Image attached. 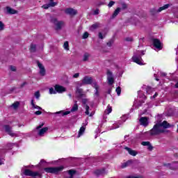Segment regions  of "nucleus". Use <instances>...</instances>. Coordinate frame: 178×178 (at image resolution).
I'll list each match as a JSON object with an SVG mask.
<instances>
[{
  "label": "nucleus",
  "instance_id": "obj_5",
  "mask_svg": "<svg viewBox=\"0 0 178 178\" xmlns=\"http://www.w3.org/2000/svg\"><path fill=\"white\" fill-rule=\"evenodd\" d=\"M4 129H5V131L8 133V134L11 137H19V134L13 133V131H12V127H10V126L5 125Z\"/></svg>",
  "mask_w": 178,
  "mask_h": 178
},
{
  "label": "nucleus",
  "instance_id": "obj_11",
  "mask_svg": "<svg viewBox=\"0 0 178 178\" xmlns=\"http://www.w3.org/2000/svg\"><path fill=\"white\" fill-rule=\"evenodd\" d=\"M153 44L157 49H162V43L159 39H153Z\"/></svg>",
  "mask_w": 178,
  "mask_h": 178
},
{
  "label": "nucleus",
  "instance_id": "obj_54",
  "mask_svg": "<svg viewBox=\"0 0 178 178\" xmlns=\"http://www.w3.org/2000/svg\"><path fill=\"white\" fill-rule=\"evenodd\" d=\"M104 35H102V33L99 32V38H100V40H104Z\"/></svg>",
  "mask_w": 178,
  "mask_h": 178
},
{
  "label": "nucleus",
  "instance_id": "obj_50",
  "mask_svg": "<svg viewBox=\"0 0 178 178\" xmlns=\"http://www.w3.org/2000/svg\"><path fill=\"white\" fill-rule=\"evenodd\" d=\"M10 70L12 71V72H16V67L15 66H10Z\"/></svg>",
  "mask_w": 178,
  "mask_h": 178
},
{
  "label": "nucleus",
  "instance_id": "obj_26",
  "mask_svg": "<svg viewBox=\"0 0 178 178\" xmlns=\"http://www.w3.org/2000/svg\"><path fill=\"white\" fill-rule=\"evenodd\" d=\"M95 175L97 176H99L100 175H105V169L97 170L95 171Z\"/></svg>",
  "mask_w": 178,
  "mask_h": 178
},
{
  "label": "nucleus",
  "instance_id": "obj_39",
  "mask_svg": "<svg viewBox=\"0 0 178 178\" xmlns=\"http://www.w3.org/2000/svg\"><path fill=\"white\" fill-rule=\"evenodd\" d=\"M121 8L120 10H125V9L127 8V4H126L125 3H121Z\"/></svg>",
  "mask_w": 178,
  "mask_h": 178
},
{
  "label": "nucleus",
  "instance_id": "obj_58",
  "mask_svg": "<svg viewBox=\"0 0 178 178\" xmlns=\"http://www.w3.org/2000/svg\"><path fill=\"white\" fill-rule=\"evenodd\" d=\"M42 126H44V123H42V124H40L39 126H38V127H36L37 130L41 129V127H42Z\"/></svg>",
  "mask_w": 178,
  "mask_h": 178
},
{
  "label": "nucleus",
  "instance_id": "obj_60",
  "mask_svg": "<svg viewBox=\"0 0 178 178\" xmlns=\"http://www.w3.org/2000/svg\"><path fill=\"white\" fill-rule=\"evenodd\" d=\"M158 97V92H156L154 95L153 96V98H156Z\"/></svg>",
  "mask_w": 178,
  "mask_h": 178
},
{
  "label": "nucleus",
  "instance_id": "obj_55",
  "mask_svg": "<svg viewBox=\"0 0 178 178\" xmlns=\"http://www.w3.org/2000/svg\"><path fill=\"white\" fill-rule=\"evenodd\" d=\"M3 163H5V159L0 158V165H3Z\"/></svg>",
  "mask_w": 178,
  "mask_h": 178
},
{
  "label": "nucleus",
  "instance_id": "obj_23",
  "mask_svg": "<svg viewBox=\"0 0 178 178\" xmlns=\"http://www.w3.org/2000/svg\"><path fill=\"white\" fill-rule=\"evenodd\" d=\"M31 105H32V108H33V109H38V111H42V108L34 104V99H32L31 101Z\"/></svg>",
  "mask_w": 178,
  "mask_h": 178
},
{
  "label": "nucleus",
  "instance_id": "obj_9",
  "mask_svg": "<svg viewBox=\"0 0 178 178\" xmlns=\"http://www.w3.org/2000/svg\"><path fill=\"white\" fill-rule=\"evenodd\" d=\"M107 79L110 86H112V84L115 83V80L113 79V75H112V72H111V71L107 72Z\"/></svg>",
  "mask_w": 178,
  "mask_h": 178
},
{
  "label": "nucleus",
  "instance_id": "obj_61",
  "mask_svg": "<svg viewBox=\"0 0 178 178\" xmlns=\"http://www.w3.org/2000/svg\"><path fill=\"white\" fill-rule=\"evenodd\" d=\"M44 162H45L44 160H41L39 165H42V163H44Z\"/></svg>",
  "mask_w": 178,
  "mask_h": 178
},
{
  "label": "nucleus",
  "instance_id": "obj_2",
  "mask_svg": "<svg viewBox=\"0 0 178 178\" xmlns=\"http://www.w3.org/2000/svg\"><path fill=\"white\" fill-rule=\"evenodd\" d=\"M143 55H145V51L141 50L138 51L134 54V56H132V60L135 63H137V65H144V60H143Z\"/></svg>",
  "mask_w": 178,
  "mask_h": 178
},
{
  "label": "nucleus",
  "instance_id": "obj_44",
  "mask_svg": "<svg viewBox=\"0 0 178 178\" xmlns=\"http://www.w3.org/2000/svg\"><path fill=\"white\" fill-rule=\"evenodd\" d=\"M158 75L161 76V77H166L167 74L165 72H158Z\"/></svg>",
  "mask_w": 178,
  "mask_h": 178
},
{
  "label": "nucleus",
  "instance_id": "obj_24",
  "mask_svg": "<svg viewBox=\"0 0 178 178\" xmlns=\"http://www.w3.org/2000/svg\"><path fill=\"white\" fill-rule=\"evenodd\" d=\"M122 122L120 121L118 123L114 124L113 126L111 127L110 130H115V129H119L120 125L122 124Z\"/></svg>",
  "mask_w": 178,
  "mask_h": 178
},
{
  "label": "nucleus",
  "instance_id": "obj_6",
  "mask_svg": "<svg viewBox=\"0 0 178 178\" xmlns=\"http://www.w3.org/2000/svg\"><path fill=\"white\" fill-rule=\"evenodd\" d=\"M24 175H25V176H31V177H35L36 176H38L40 177V176H41V174H40V172H33L30 170H25L24 172Z\"/></svg>",
  "mask_w": 178,
  "mask_h": 178
},
{
  "label": "nucleus",
  "instance_id": "obj_48",
  "mask_svg": "<svg viewBox=\"0 0 178 178\" xmlns=\"http://www.w3.org/2000/svg\"><path fill=\"white\" fill-rule=\"evenodd\" d=\"M127 178H144V177L141 175H138V176H129V177H127Z\"/></svg>",
  "mask_w": 178,
  "mask_h": 178
},
{
  "label": "nucleus",
  "instance_id": "obj_4",
  "mask_svg": "<svg viewBox=\"0 0 178 178\" xmlns=\"http://www.w3.org/2000/svg\"><path fill=\"white\" fill-rule=\"evenodd\" d=\"M51 23L56 26V30H61L62 27L65 26V22L63 21H58L56 18H52L51 20Z\"/></svg>",
  "mask_w": 178,
  "mask_h": 178
},
{
  "label": "nucleus",
  "instance_id": "obj_56",
  "mask_svg": "<svg viewBox=\"0 0 178 178\" xmlns=\"http://www.w3.org/2000/svg\"><path fill=\"white\" fill-rule=\"evenodd\" d=\"M42 113V112H41L40 111H35V114L37 115V116H39V115H41Z\"/></svg>",
  "mask_w": 178,
  "mask_h": 178
},
{
  "label": "nucleus",
  "instance_id": "obj_25",
  "mask_svg": "<svg viewBox=\"0 0 178 178\" xmlns=\"http://www.w3.org/2000/svg\"><path fill=\"white\" fill-rule=\"evenodd\" d=\"M68 175L70 177H67L65 178H73V176H74V175H76V170H68Z\"/></svg>",
  "mask_w": 178,
  "mask_h": 178
},
{
  "label": "nucleus",
  "instance_id": "obj_35",
  "mask_svg": "<svg viewBox=\"0 0 178 178\" xmlns=\"http://www.w3.org/2000/svg\"><path fill=\"white\" fill-rule=\"evenodd\" d=\"M34 97L36 98V99H40V97H41V94H40V91H36L34 93Z\"/></svg>",
  "mask_w": 178,
  "mask_h": 178
},
{
  "label": "nucleus",
  "instance_id": "obj_17",
  "mask_svg": "<svg viewBox=\"0 0 178 178\" xmlns=\"http://www.w3.org/2000/svg\"><path fill=\"white\" fill-rule=\"evenodd\" d=\"M55 90L56 92L59 93L65 92V91H66V89L63 86L59 85H56Z\"/></svg>",
  "mask_w": 178,
  "mask_h": 178
},
{
  "label": "nucleus",
  "instance_id": "obj_16",
  "mask_svg": "<svg viewBox=\"0 0 178 178\" xmlns=\"http://www.w3.org/2000/svg\"><path fill=\"white\" fill-rule=\"evenodd\" d=\"M139 122L142 126H145V127L148 126V119L147 118V117L140 118V119L139 120Z\"/></svg>",
  "mask_w": 178,
  "mask_h": 178
},
{
  "label": "nucleus",
  "instance_id": "obj_14",
  "mask_svg": "<svg viewBox=\"0 0 178 178\" xmlns=\"http://www.w3.org/2000/svg\"><path fill=\"white\" fill-rule=\"evenodd\" d=\"M66 15H70V16H74L77 14V11L73 8H67L65 10Z\"/></svg>",
  "mask_w": 178,
  "mask_h": 178
},
{
  "label": "nucleus",
  "instance_id": "obj_59",
  "mask_svg": "<svg viewBox=\"0 0 178 178\" xmlns=\"http://www.w3.org/2000/svg\"><path fill=\"white\" fill-rule=\"evenodd\" d=\"M126 41L131 42V41H133V38H126Z\"/></svg>",
  "mask_w": 178,
  "mask_h": 178
},
{
  "label": "nucleus",
  "instance_id": "obj_1",
  "mask_svg": "<svg viewBox=\"0 0 178 178\" xmlns=\"http://www.w3.org/2000/svg\"><path fill=\"white\" fill-rule=\"evenodd\" d=\"M170 124L167 121L156 123L149 132H145V134H150L151 136H159L162 133H165V129H169Z\"/></svg>",
  "mask_w": 178,
  "mask_h": 178
},
{
  "label": "nucleus",
  "instance_id": "obj_32",
  "mask_svg": "<svg viewBox=\"0 0 178 178\" xmlns=\"http://www.w3.org/2000/svg\"><path fill=\"white\" fill-rule=\"evenodd\" d=\"M99 27V23H95L90 27V30H95Z\"/></svg>",
  "mask_w": 178,
  "mask_h": 178
},
{
  "label": "nucleus",
  "instance_id": "obj_19",
  "mask_svg": "<svg viewBox=\"0 0 178 178\" xmlns=\"http://www.w3.org/2000/svg\"><path fill=\"white\" fill-rule=\"evenodd\" d=\"M124 149H126L129 152V155H131L132 156H136V155H137V152L131 149L130 147H125Z\"/></svg>",
  "mask_w": 178,
  "mask_h": 178
},
{
  "label": "nucleus",
  "instance_id": "obj_18",
  "mask_svg": "<svg viewBox=\"0 0 178 178\" xmlns=\"http://www.w3.org/2000/svg\"><path fill=\"white\" fill-rule=\"evenodd\" d=\"M56 5H58V3L56 2H51L48 4H44L42 6V8H43V9H48L49 8H54V6H56Z\"/></svg>",
  "mask_w": 178,
  "mask_h": 178
},
{
  "label": "nucleus",
  "instance_id": "obj_49",
  "mask_svg": "<svg viewBox=\"0 0 178 178\" xmlns=\"http://www.w3.org/2000/svg\"><path fill=\"white\" fill-rule=\"evenodd\" d=\"M115 5V1H111L108 5V8H112V6Z\"/></svg>",
  "mask_w": 178,
  "mask_h": 178
},
{
  "label": "nucleus",
  "instance_id": "obj_52",
  "mask_svg": "<svg viewBox=\"0 0 178 178\" xmlns=\"http://www.w3.org/2000/svg\"><path fill=\"white\" fill-rule=\"evenodd\" d=\"M147 149H149V151H152V149H154L151 143L147 146Z\"/></svg>",
  "mask_w": 178,
  "mask_h": 178
},
{
  "label": "nucleus",
  "instance_id": "obj_27",
  "mask_svg": "<svg viewBox=\"0 0 178 178\" xmlns=\"http://www.w3.org/2000/svg\"><path fill=\"white\" fill-rule=\"evenodd\" d=\"M70 113V111H58L55 113V115H60V116H66V115H69Z\"/></svg>",
  "mask_w": 178,
  "mask_h": 178
},
{
  "label": "nucleus",
  "instance_id": "obj_37",
  "mask_svg": "<svg viewBox=\"0 0 178 178\" xmlns=\"http://www.w3.org/2000/svg\"><path fill=\"white\" fill-rule=\"evenodd\" d=\"M35 49H37V46L35 44H31V52H35Z\"/></svg>",
  "mask_w": 178,
  "mask_h": 178
},
{
  "label": "nucleus",
  "instance_id": "obj_38",
  "mask_svg": "<svg viewBox=\"0 0 178 178\" xmlns=\"http://www.w3.org/2000/svg\"><path fill=\"white\" fill-rule=\"evenodd\" d=\"M76 88H79V87H82V86H84V83H83V80L81 81V82H76Z\"/></svg>",
  "mask_w": 178,
  "mask_h": 178
},
{
  "label": "nucleus",
  "instance_id": "obj_28",
  "mask_svg": "<svg viewBox=\"0 0 178 178\" xmlns=\"http://www.w3.org/2000/svg\"><path fill=\"white\" fill-rule=\"evenodd\" d=\"M131 163H133V160H129V161H127L126 163H124L122 165V169L124 168H127V166H130V165H131Z\"/></svg>",
  "mask_w": 178,
  "mask_h": 178
},
{
  "label": "nucleus",
  "instance_id": "obj_57",
  "mask_svg": "<svg viewBox=\"0 0 178 178\" xmlns=\"http://www.w3.org/2000/svg\"><path fill=\"white\" fill-rule=\"evenodd\" d=\"M94 15H99V10L96 9V10L94 11Z\"/></svg>",
  "mask_w": 178,
  "mask_h": 178
},
{
  "label": "nucleus",
  "instance_id": "obj_42",
  "mask_svg": "<svg viewBox=\"0 0 178 178\" xmlns=\"http://www.w3.org/2000/svg\"><path fill=\"white\" fill-rule=\"evenodd\" d=\"M49 91V94H56V90L54 89V88H51Z\"/></svg>",
  "mask_w": 178,
  "mask_h": 178
},
{
  "label": "nucleus",
  "instance_id": "obj_3",
  "mask_svg": "<svg viewBox=\"0 0 178 178\" xmlns=\"http://www.w3.org/2000/svg\"><path fill=\"white\" fill-rule=\"evenodd\" d=\"M44 170L47 173H55L56 175L63 170V166L54 167V168H46Z\"/></svg>",
  "mask_w": 178,
  "mask_h": 178
},
{
  "label": "nucleus",
  "instance_id": "obj_41",
  "mask_svg": "<svg viewBox=\"0 0 178 178\" xmlns=\"http://www.w3.org/2000/svg\"><path fill=\"white\" fill-rule=\"evenodd\" d=\"M117 95H120L121 92H122V88H120V87H118L115 90Z\"/></svg>",
  "mask_w": 178,
  "mask_h": 178
},
{
  "label": "nucleus",
  "instance_id": "obj_12",
  "mask_svg": "<svg viewBox=\"0 0 178 178\" xmlns=\"http://www.w3.org/2000/svg\"><path fill=\"white\" fill-rule=\"evenodd\" d=\"M168 8H169V4H165L162 7H160L158 10L153 9L151 10L152 15H155V13H156V12L159 13V12H162V10H165V9H168Z\"/></svg>",
  "mask_w": 178,
  "mask_h": 178
},
{
  "label": "nucleus",
  "instance_id": "obj_31",
  "mask_svg": "<svg viewBox=\"0 0 178 178\" xmlns=\"http://www.w3.org/2000/svg\"><path fill=\"white\" fill-rule=\"evenodd\" d=\"M120 13V8H117L113 14V17H116Z\"/></svg>",
  "mask_w": 178,
  "mask_h": 178
},
{
  "label": "nucleus",
  "instance_id": "obj_62",
  "mask_svg": "<svg viewBox=\"0 0 178 178\" xmlns=\"http://www.w3.org/2000/svg\"><path fill=\"white\" fill-rule=\"evenodd\" d=\"M14 90H15V88H11L10 92V94L13 91H14Z\"/></svg>",
  "mask_w": 178,
  "mask_h": 178
},
{
  "label": "nucleus",
  "instance_id": "obj_30",
  "mask_svg": "<svg viewBox=\"0 0 178 178\" xmlns=\"http://www.w3.org/2000/svg\"><path fill=\"white\" fill-rule=\"evenodd\" d=\"M112 112V106L111 105H108L106 109L104 111V113L106 115H109Z\"/></svg>",
  "mask_w": 178,
  "mask_h": 178
},
{
  "label": "nucleus",
  "instance_id": "obj_36",
  "mask_svg": "<svg viewBox=\"0 0 178 178\" xmlns=\"http://www.w3.org/2000/svg\"><path fill=\"white\" fill-rule=\"evenodd\" d=\"M19 105H20V103H19V102H16L14 104H13L12 106L13 108H14V109H17Z\"/></svg>",
  "mask_w": 178,
  "mask_h": 178
},
{
  "label": "nucleus",
  "instance_id": "obj_53",
  "mask_svg": "<svg viewBox=\"0 0 178 178\" xmlns=\"http://www.w3.org/2000/svg\"><path fill=\"white\" fill-rule=\"evenodd\" d=\"M80 74L79 73H76L73 75V78L74 79H78V77H79Z\"/></svg>",
  "mask_w": 178,
  "mask_h": 178
},
{
  "label": "nucleus",
  "instance_id": "obj_64",
  "mask_svg": "<svg viewBox=\"0 0 178 178\" xmlns=\"http://www.w3.org/2000/svg\"><path fill=\"white\" fill-rule=\"evenodd\" d=\"M107 45H108V47H111V42H108Z\"/></svg>",
  "mask_w": 178,
  "mask_h": 178
},
{
  "label": "nucleus",
  "instance_id": "obj_47",
  "mask_svg": "<svg viewBox=\"0 0 178 178\" xmlns=\"http://www.w3.org/2000/svg\"><path fill=\"white\" fill-rule=\"evenodd\" d=\"M146 92L147 94H151V92H152V88H151V87H147L146 88Z\"/></svg>",
  "mask_w": 178,
  "mask_h": 178
},
{
  "label": "nucleus",
  "instance_id": "obj_13",
  "mask_svg": "<svg viewBox=\"0 0 178 178\" xmlns=\"http://www.w3.org/2000/svg\"><path fill=\"white\" fill-rule=\"evenodd\" d=\"M76 94L78 98H84V97H86V95H84L83 90L80 88H76Z\"/></svg>",
  "mask_w": 178,
  "mask_h": 178
},
{
  "label": "nucleus",
  "instance_id": "obj_63",
  "mask_svg": "<svg viewBox=\"0 0 178 178\" xmlns=\"http://www.w3.org/2000/svg\"><path fill=\"white\" fill-rule=\"evenodd\" d=\"M175 88H178V82L175 84Z\"/></svg>",
  "mask_w": 178,
  "mask_h": 178
},
{
  "label": "nucleus",
  "instance_id": "obj_10",
  "mask_svg": "<svg viewBox=\"0 0 178 178\" xmlns=\"http://www.w3.org/2000/svg\"><path fill=\"white\" fill-rule=\"evenodd\" d=\"M88 124V122L86 120L85 124H83V126L80 128L79 131V134H78V138L81 137L82 134H84V131H86V126Z\"/></svg>",
  "mask_w": 178,
  "mask_h": 178
},
{
  "label": "nucleus",
  "instance_id": "obj_40",
  "mask_svg": "<svg viewBox=\"0 0 178 178\" xmlns=\"http://www.w3.org/2000/svg\"><path fill=\"white\" fill-rule=\"evenodd\" d=\"M141 144L144 147H148L151 144V143H149V141H143V142H142Z\"/></svg>",
  "mask_w": 178,
  "mask_h": 178
},
{
  "label": "nucleus",
  "instance_id": "obj_20",
  "mask_svg": "<svg viewBox=\"0 0 178 178\" xmlns=\"http://www.w3.org/2000/svg\"><path fill=\"white\" fill-rule=\"evenodd\" d=\"M92 87L95 89V96L98 97L99 95V93L98 92V88H99V86L97 83V82H93L92 83Z\"/></svg>",
  "mask_w": 178,
  "mask_h": 178
},
{
  "label": "nucleus",
  "instance_id": "obj_51",
  "mask_svg": "<svg viewBox=\"0 0 178 178\" xmlns=\"http://www.w3.org/2000/svg\"><path fill=\"white\" fill-rule=\"evenodd\" d=\"M7 147H8V149H12V148H13V144L9 143L7 145Z\"/></svg>",
  "mask_w": 178,
  "mask_h": 178
},
{
  "label": "nucleus",
  "instance_id": "obj_15",
  "mask_svg": "<svg viewBox=\"0 0 178 178\" xmlns=\"http://www.w3.org/2000/svg\"><path fill=\"white\" fill-rule=\"evenodd\" d=\"M38 66L40 69V76H45V67L41 64V63L38 62Z\"/></svg>",
  "mask_w": 178,
  "mask_h": 178
},
{
  "label": "nucleus",
  "instance_id": "obj_8",
  "mask_svg": "<svg viewBox=\"0 0 178 178\" xmlns=\"http://www.w3.org/2000/svg\"><path fill=\"white\" fill-rule=\"evenodd\" d=\"M82 81L84 86L92 84V78L86 76L83 77V79H82Z\"/></svg>",
  "mask_w": 178,
  "mask_h": 178
},
{
  "label": "nucleus",
  "instance_id": "obj_43",
  "mask_svg": "<svg viewBox=\"0 0 178 178\" xmlns=\"http://www.w3.org/2000/svg\"><path fill=\"white\" fill-rule=\"evenodd\" d=\"M88 35H89L88 32H85L82 36V38L83 40H86V39L88 38Z\"/></svg>",
  "mask_w": 178,
  "mask_h": 178
},
{
  "label": "nucleus",
  "instance_id": "obj_34",
  "mask_svg": "<svg viewBox=\"0 0 178 178\" xmlns=\"http://www.w3.org/2000/svg\"><path fill=\"white\" fill-rule=\"evenodd\" d=\"M88 58H90V54H88V53H86V54L83 55V60L84 62H86V60H88Z\"/></svg>",
  "mask_w": 178,
  "mask_h": 178
},
{
  "label": "nucleus",
  "instance_id": "obj_46",
  "mask_svg": "<svg viewBox=\"0 0 178 178\" xmlns=\"http://www.w3.org/2000/svg\"><path fill=\"white\" fill-rule=\"evenodd\" d=\"M5 29V24L0 21V31H2Z\"/></svg>",
  "mask_w": 178,
  "mask_h": 178
},
{
  "label": "nucleus",
  "instance_id": "obj_33",
  "mask_svg": "<svg viewBox=\"0 0 178 178\" xmlns=\"http://www.w3.org/2000/svg\"><path fill=\"white\" fill-rule=\"evenodd\" d=\"M63 48L65 51H69V42L66 41L64 42Z\"/></svg>",
  "mask_w": 178,
  "mask_h": 178
},
{
  "label": "nucleus",
  "instance_id": "obj_7",
  "mask_svg": "<svg viewBox=\"0 0 178 178\" xmlns=\"http://www.w3.org/2000/svg\"><path fill=\"white\" fill-rule=\"evenodd\" d=\"M163 165L168 169H171V170H176V169L178 168V163L174 162L172 163H164Z\"/></svg>",
  "mask_w": 178,
  "mask_h": 178
},
{
  "label": "nucleus",
  "instance_id": "obj_45",
  "mask_svg": "<svg viewBox=\"0 0 178 178\" xmlns=\"http://www.w3.org/2000/svg\"><path fill=\"white\" fill-rule=\"evenodd\" d=\"M90 111V106L88 105L86 106V115H90V112L88 111Z\"/></svg>",
  "mask_w": 178,
  "mask_h": 178
},
{
  "label": "nucleus",
  "instance_id": "obj_29",
  "mask_svg": "<svg viewBox=\"0 0 178 178\" xmlns=\"http://www.w3.org/2000/svg\"><path fill=\"white\" fill-rule=\"evenodd\" d=\"M77 111H79V105H77V101H75V103L71 109V112H76Z\"/></svg>",
  "mask_w": 178,
  "mask_h": 178
},
{
  "label": "nucleus",
  "instance_id": "obj_21",
  "mask_svg": "<svg viewBox=\"0 0 178 178\" xmlns=\"http://www.w3.org/2000/svg\"><path fill=\"white\" fill-rule=\"evenodd\" d=\"M46 131H48V127H44V128L40 129V130L38 131V136H40V137H42V136H44V134H45V132H46Z\"/></svg>",
  "mask_w": 178,
  "mask_h": 178
},
{
  "label": "nucleus",
  "instance_id": "obj_22",
  "mask_svg": "<svg viewBox=\"0 0 178 178\" xmlns=\"http://www.w3.org/2000/svg\"><path fill=\"white\" fill-rule=\"evenodd\" d=\"M6 10L7 13H9V15H15V13H17V11H16V10L10 7H6Z\"/></svg>",
  "mask_w": 178,
  "mask_h": 178
}]
</instances>
